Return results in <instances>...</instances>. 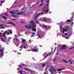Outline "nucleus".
<instances>
[{
	"label": "nucleus",
	"instance_id": "1",
	"mask_svg": "<svg viewBox=\"0 0 74 74\" xmlns=\"http://www.w3.org/2000/svg\"><path fill=\"white\" fill-rule=\"evenodd\" d=\"M36 27V25L33 22V20L31 21L29 25H25V27L27 29H31L32 27V30L33 31H36V29L34 28Z\"/></svg>",
	"mask_w": 74,
	"mask_h": 74
},
{
	"label": "nucleus",
	"instance_id": "2",
	"mask_svg": "<svg viewBox=\"0 0 74 74\" xmlns=\"http://www.w3.org/2000/svg\"><path fill=\"white\" fill-rule=\"evenodd\" d=\"M60 27L61 29H60L61 32H63V33H64L65 32H67V30L69 29V26H66L64 27L65 29L62 30V26L60 25Z\"/></svg>",
	"mask_w": 74,
	"mask_h": 74
},
{
	"label": "nucleus",
	"instance_id": "3",
	"mask_svg": "<svg viewBox=\"0 0 74 74\" xmlns=\"http://www.w3.org/2000/svg\"><path fill=\"white\" fill-rule=\"evenodd\" d=\"M43 13H41V14L40 13H39L37 15L35 16V22L36 23H38V20H37V18L40 15L42 14H43Z\"/></svg>",
	"mask_w": 74,
	"mask_h": 74
},
{
	"label": "nucleus",
	"instance_id": "4",
	"mask_svg": "<svg viewBox=\"0 0 74 74\" xmlns=\"http://www.w3.org/2000/svg\"><path fill=\"white\" fill-rule=\"evenodd\" d=\"M43 12H44L45 14H47L48 12L49 11V9L47 8V7L46 6L42 10Z\"/></svg>",
	"mask_w": 74,
	"mask_h": 74
},
{
	"label": "nucleus",
	"instance_id": "5",
	"mask_svg": "<svg viewBox=\"0 0 74 74\" xmlns=\"http://www.w3.org/2000/svg\"><path fill=\"white\" fill-rule=\"evenodd\" d=\"M47 18H42L39 19V20L40 21H41V22H43V21H46V20H47Z\"/></svg>",
	"mask_w": 74,
	"mask_h": 74
},
{
	"label": "nucleus",
	"instance_id": "6",
	"mask_svg": "<svg viewBox=\"0 0 74 74\" xmlns=\"http://www.w3.org/2000/svg\"><path fill=\"white\" fill-rule=\"evenodd\" d=\"M4 33L5 34H12V32H11L10 30L7 31H5L4 32Z\"/></svg>",
	"mask_w": 74,
	"mask_h": 74
},
{
	"label": "nucleus",
	"instance_id": "7",
	"mask_svg": "<svg viewBox=\"0 0 74 74\" xmlns=\"http://www.w3.org/2000/svg\"><path fill=\"white\" fill-rule=\"evenodd\" d=\"M3 51H4L3 48H2L0 49V52L1 53V57H2V56H3Z\"/></svg>",
	"mask_w": 74,
	"mask_h": 74
},
{
	"label": "nucleus",
	"instance_id": "8",
	"mask_svg": "<svg viewBox=\"0 0 74 74\" xmlns=\"http://www.w3.org/2000/svg\"><path fill=\"white\" fill-rule=\"evenodd\" d=\"M51 69L52 70H53V71L55 73H56V70H55V68L54 67H53L52 66H51Z\"/></svg>",
	"mask_w": 74,
	"mask_h": 74
},
{
	"label": "nucleus",
	"instance_id": "9",
	"mask_svg": "<svg viewBox=\"0 0 74 74\" xmlns=\"http://www.w3.org/2000/svg\"><path fill=\"white\" fill-rule=\"evenodd\" d=\"M66 47V45H62V47H61V49H65Z\"/></svg>",
	"mask_w": 74,
	"mask_h": 74
},
{
	"label": "nucleus",
	"instance_id": "10",
	"mask_svg": "<svg viewBox=\"0 0 74 74\" xmlns=\"http://www.w3.org/2000/svg\"><path fill=\"white\" fill-rule=\"evenodd\" d=\"M64 70V68L58 69L57 70V71H62V70Z\"/></svg>",
	"mask_w": 74,
	"mask_h": 74
},
{
	"label": "nucleus",
	"instance_id": "11",
	"mask_svg": "<svg viewBox=\"0 0 74 74\" xmlns=\"http://www.w3.org/2000/svg\"><path fill=\"white\" fill-rule=\"evenodd\" d=\"M9 24L10 25H13V26H16V25L14 23H13L10 22Z\"/></svg>",
	"mask_w": 74,
	"mask_h": 74
},
{
	"label": "nucleus",
	"instance_id": "12",
	"mask_svg": "<svg viewBox=\"0 0 74 74\" xmlns=\"http://www.w3.org/2000/svg\"><path fill=\"white\" fill-rule=\"evenodd\" d=\"M3 26H4V24H1L0 25V27L1 29H4V27Z\"/></svg>",
	"mask_w": 74,
	"mask_h": 74
},
{
	"label": "nucleus",
	"instance_id": "13",
	"mask_svg": "<svg viewBox=\"0 0 74 74\" xmlns=\"http://www.w3.org/2000/svg\"><path fill=\"white\" fill-rule=\"evenodd\" d=\"M49 71H50L51 73V74H53V71H52V69H51L50 68L49 69Z\"/></svg>",
	"mask_w": 74,
	"mask_h": 74
},
{
	"label": "nucleus",
	"instance_id": "14",
	"mask_svg": "<svg viewBox=\"0 0 74 74\" xmlns=\"http://www.w3.org/2000/svg\"><path fill=\"white\" fill-rule=\"evenodd\" d=\"M18 15H22L23 14V12H19L17 13Z\"/></svg>",
	"mask_w": 74,
	"mask_h": 74
},
{
	"label": "nucleus",
	"instance_id": "15",
	"mask_svg": "<svg viewBox=\"0 0 74 74\" xmlns=\"http://www.w3.org/2000/svg\"><path fill=\"white\" fill-rule=\"evenodd\" d=\"M44 55L45 56V57H46L47 56H48V55H47V53H45V54H44Z\"/></svg>",
	"mask_w": 74,
	"mask_h": 74
},
{
	"label": "nucleus",
	"instance_id": "16",
	"mask_svg": "<svg viewBox=\"0 0 74 74\" xmlns=\"http://www.w3.org/2000/svg\"><path fill=\"white\" fill-rule=\"evenodd\" d=\"M10 13L12 14V15H13V14H15V13L14 12H10Z\"/></svg>",
	"mask_w": 74,
	"mask_h": 74
},
{
	"label": "nucleus",
	"instance_id": "17",
	"mask_svg": "<svg viewBox=\"0 0 74 74\" xmlns=\"http://www.w3.org/2000/svg\"><path fill=\"white\" fill-rule=\"evenodd\" d=\"M63 61L64 62H65V63H69V62H68V61L66 60H63Z\"/></svg>",
	"mask_w": 74,
	"mask_h": 74
},
{
	"label": "nucleus",
	"instance_id": "18",
	"mask_svg": "<svg viewBox=\"0 0 74 74\" xmlns=\"http://www.w3.org/2000/svg\"><path fill=\"white\" fill-rule=\"evenodd\" d=\"M3 37H5V40H6V38L5 37V34H4V33H3Z\"/></svg>",
	"mask_w": 74,
	"mask_h": 74
},
{
	"label": "nucleus",
	"instance_id": "19",
	"mask_svg": "<svg viewBox=\"0 0 74 74\" xmlns=\"http://www.w3.org/2000/svg\"><path fill=\"white\" fill-rule=\"evenodd\" d=\"M2 17H3V18H4V19H7V18L6 17L4 16H2Z\"/></svg>",
	"mask_w": 74,
	"mask_h": 74
},
{
	"label": "nucleus",
	"instance_id": "20",
	"mask_svg": "<svg viewBox=\"0 0 74 74\" xmlns=\"http://www.w3.org/2000/svg\"><path fill=\"white\" fill-rule=\"evenodd\" d=\"M22 41L23 42V43H24V42H25V39H22Z\"/></svg>",
	"mask_w": 74,
	"mask_h": 74
},
{
	"label": "nucleus",
	"instance_id": "21",
	"mask_svg": "<svg viewBox=\"0 0 74 74\" xmlns=\"http://www.w3.org/2000/svg\"><path fill=\"white\" fill-rule=\"evenodd\" d=\"M69 61L70 64H73V63H72V62H71V60H69Z\"/></svg>",
	"mask_w": 74,
	"mask_h": 74
},
{
	"label": "nucleus",
	"instance_id": "22",
	"mask_svg": "<svg viewBox=\"0 0 74 74\" xmlns=\"http://www.w3.org/2000/svg\"><path fill=\"white\" fill-rule=\"evenodd\" d=\"M1 41H3V42H5V41H4V39H3V38H1Z\"/></svg>",
	"mask_w": 74,
	"mask_h": 74
},
{
	"label": "nucleus",
	"instance_id": "23",
	"mask_svg": "<svg viewBox=\"0 0 74 74\" xmlns=\"http://www.w3.org/2000/svg\"><path fill=\"white\" fill-rule=\"evenodd\" d=\"M33 51H34V52H37L38 51L37 49H34L33 50Z\"/></svg>",
	"mask_w": 74,
	"mask_h": 74
},
{
	"label": "nucleus",
	"instance_id": "24",
	"mask_svg": "<svg viewBox=\"0 0 74 74\" xmlns=\"http://www.w3.org/2000/svg\"><path fill=\"white\" fill-rule=\"evenodd\" d=\"M66 21L68 22H71L70 20H67Z\"/></svg>",
	"mask_w": 74,
	"mask_h": 74
},
{
	"label": "nucleus",
	"instance_id": "25",
	"mask_svg": "<svg viewBox=\"0 0 74 74\" xmlns=\"http://www.w3.org/2000/svg\"><path fill=\"white\" fill-rule=\"evenodd\" d=\"M20 74H23V73H22V71H20Z\"/></svg>",
	"mask_w": 74,
	"mask_h": 74
},
{
	"label": "nucleus",
	"instance_id": "26",
	"mask_svg": "<svg viewBox=\"0 0 74 74\" xmlns=\"http://www.w3.org/2000/svg\"><path fill=\"white\" fill-rule=\"evenodd\" d=\"M42 5V3H41L40 4V5H39V7H41V5Z\"/></svg>",
	"mask_w": 74,
	"mask_h": 74
},
{
	"label": "nucleus",
	"instance_id": "27",
	"mask_svg": "<svg viewBox=\"0 0 74 74\" xmlns=\"http://www.w3.org/2000/svg\"><path fill=\"white\" fill-rule=\"evenodd\" d=\"M5 14L6 16H8V14L7 13H5Z\"/></svg>",
	"mask_w": 74,
	"mask_h": 74
},
{
	"label": "nucleus",
	"instance_id": "28",
	"mask_svg": "<svg viewBox=\"0 0 74 74\" xmlns=\"http://www.w3.org/2000/svg\"><path fill=\"white\" fill-rule=\"evenodd\" d=\"M14 41H15V40H16V41H18V39H14Z\"/></svg>",
	"mask_w": 74,
	"mask_h": 74
},
{
	"label": "nucleus",
	"instance_id": "29",
	"mask_svg": "<svg viewBox=\"0 0 74 74\" xmlns=\"http://www.w3.org/2000/svg\"><path fill=\"white\" fill-rule=\"evenodd\" d=\"M4 1H2L1 3V4H2V3H4Z\"/></svg>",
	"mask_w": 74,
	"mask_h": 74
},
{
	"label": "nucleus",
	"instance_id": "30",
	"mask_svg": "<svg viewBox=\"0 0 74 74\" xmlns=\"http://www.w3.org/2000/svg\"><path fill=\"white\" fill-rule=\"evenodd\" d=\"M44 26L45 28H46V29H47V27L46 26L44 25Z\"/></svg>",
	"mask_w": 74,
	"mask_h": 74
},
{
	"label": "nucleus",
	"instance_id": "31",
	"mask_svg": "<svg viewBox=\"0 0 74 74\" xmlns=\"http://www.w3.org/2000/svg\"><path fill=\"white\" fill-rule=\"evenodd\" d=\"M24 69L25 70H27L28 71H29V70H28L27 69H25V68H24Z\"/></svg>",
	"mask_w": 74,
	"mask_h": 74
},
{
	"label": "nucleus",
	"instance_id": "32",
	"mask_svg": "<svg viewBox=\"0 0 74 74\" xmlns=\"http://www.w3.org/2000/svg\"><path fill=\"white\" fill-rule=\"evenodd\" d=\"M56 47L55 48V50H54V52H55V51H56Z\"/></svg>",
	"mask_w": 74,
	"mask_h": 74
},
{
	"label": "nucleus",
	"instance_id": "33",
	"mask_svg": "<svg viewBox=\"0 0 74 74\" xmlns=\"http://www.w3.org/2000/svg\"><path fill=\"white\" fill-rule=\"evenodd\" d=\"M38 36L39 37H40V35L39 34H38Z\"/></svg>",
	"mask_w": 74,
	"mask_h": 74
},
{
	"label": "nucleus",
	"instance_id": "34",
	"mask_svg": "<svg viewBox=\"0 0 74 74\" xmlns=\"http://www.w3.org/2000/svg\"><path fill=\"white\" fill-rule=\"evenodd\" d=\"M45 64H42V66H45Z\"/></svg>",
	"mask_w": 74,
	"mask_h": 74
},
{
	"label": "nucleus",
	"instance_id": "35",
	"mask_svg": "<svg viewBox=\"0 0 74 74\" xmlns=\"http://www.w3.org/2000/svg\"><path fill=\"white\" fill-rule=\"evenodd\" d=\"M67 33L65 34V36H67Z\"/></svg>",
	"mask_w": 74,
	"mask_h": 74
},
{
	"label": "nucleus",
	"instance_id": "36",
	"mask_svg": "<svg viewBox=\"0 0 74 74\" xmlns=\"http://www.w3.org/2000/svg\"><path fill=\"white\" fill-rule=\"evenodd\" d=\"M62 37H64V36L63 35V34H62Z\"/></svg>",
	"mask_w": 74,
	"mask_h": 74
},
{
	"label": "nucleus",
	"instance_id": "37",
	"mask_svg": "<svg viewBox=\"0 0 74 74\" xmlns=\"http://www.w3.org/2000/svg\"><path fill=\"white\" fill-rule=\"evenodd\" d=\"M73 48H74V47H72L70 48V49H73Z\"/></svg>",
	"mask_w": 74,
	"mask_h": 74
},
{
	"label": "nucleus",
	"instance_id": "38",
	"mask_svg": "<svg viewBox=\"0 0 74 74\" xmlns=\"http://www.w3.org/2000/svg\"><path fill=\"white\" fill-rule=\"evenodd\" d=\"M12 20H16V19H12Z\"/></svg>",
	"mask_w": 74,
	"mask_h": 74
},
{
	"label": "nucleus",
	"instance_id": "39",
	"mask_svg": "<svg viewBox=\"0 0 74 74\" xmlns=\"http://www.w3.org/2000/svg\"><path fill=\"white\" fill-rule=\"evenodd\" d=\"M41 0V1L42 3H43V1L42 0Z\"/></svg>",
	"mask_w": 74,
	"mask_h": 74
},
{
	"label": "nucleus",
	"instance_id": "40",
	"mask_svg": "<svg viewBox=\"0 0 74 74\" xmlns=\"http://www.w3.org/2000/svg\"><path fill=\"white\" fill-rule=\"evenodd\" d=\"M47 3H49V1H47Z\"/></svg>",
	"mask_w": 74,
	"mask_h": 74
},
{
	"label": "nucleus",
	"instance_id": "41",
	"mask_svg": "<svg viewBox=\"0 0 74 74\" xmlns=\"http://www.w3.org/2000/svg\"><path fill=\"white\" fill-rule=\"evenodd\" d=\"M24 48H26V46H24Z\"/></svg>",
	"mask_w": 74,
	"mask_h": 74
},
{
	"label": "nucleus",
	"instance_id": "42",
	"mask_svg": "<svg viewBox=\"0 0 74 74\" xmlns=\"http://www.w3.org/2000/svg\"><path fill=\"white\" fill-rule=\"evenodd\" d=\"M56 55H58V54H59V53H56Z\"/></svg>",
	"mask_w": 74,
	"mask_h": 74
},
{
	"label": "nucleus",
	"instance_id": "43",
	"mask_svg": "<svg viewBox=\"0 0 74 74\" xmlns=\"http://www.w3.org/2000/svg\"><path fill=\"white\" fill-rule=\"evenodd\" d=\"M16 2H15L14 3V4H16Z\"/></svg>",
	"mask_w": 74,
	"mask_h": 74
},
{
	"label": "nucleus",
	"instance_id": "44",
	"mask_svg": "<svg viewBox=\"0 0 74 74\" xmlns=\"http://www.w3.org/2000/svg\"><path fill=\"white\" fill-rule=\"evenodd\" d=\"M73 23H72V25H73Z\"/></svg>",
	"mask_w": 74,
	"mask_h": 74
},
{
	"label": "nucleus",
	"instance_id": "45",
	"mask_svg": "<svg viewBox=\"0 0 74 74\" xmlns=\"http://www.w3.org/2000/svg\"><path fill=\"white\" fill-rule=\"evenodd\" d=\"M39 2L37 3V4H39Z\"/></svg>",
	"mask_w": 74,
	"mask_h": 74
},
{
	"label": "nucleus",
	"instance_id": "46",
	"mask_svg": "<svg viewBox=\"0 0 74 74\" xmlns=\"http://www.w3.org/2000/svg\"><path fill=\"white\" fill-rule=\"evenodd\" d=\"M15 16V15H13V16Z\"/></svg>",
	"mask_w": 74,
	"mask_h": 74
},
{
	"label": "nucleus",
	"instance_id": "47",
	"mask_svg": "<svg viewBox=\"0 0 74 74\" xmlns=\"http://www.w3.org/2000/svg\"><path fill=\"white\" fill-rule=\"evenodd\" d=\"M33 35H32L31 36V37H33Z\"/></svg>",
	"mask_w": 74,
	"mask_h": 74
},
{
	"label": "nucleus",
	"instance_id": "48",
	"mask_svg": "<svg viewBox=\"0 0 74 74\" xmlns=\"http://www.w3.org/2000/svg\"><path fill=\"white\" fill-rule=\"evenodd\" d=\"M48 4H47V7H48Z\"/></svg>",
	"mask_w": 74,
	"mask_h": 74
},
{
	"label": "nucleus",
	"instance_id": "49",
	"mask_svg": "<svg viewBox=\"0 0 74 74\" xmlns=\"http://www.w3.org/2000/svg\"><path fill=\"white\" fill-rule=\"evenodd\" d=\"M32 34H34V33L33 32V33H32Z\"/></svg>",
	"mask_w": 74,
	"mask_h": 74
},
{
	"label": "nucleus",
	"instance_id": "50",
	"mask_svg": "<svg viewBox=\"0 0 74 74\" xmlns=\"http://www.w3.org/2000/svg\"><path fill=\"white\" fill-rule=\"evenodd\" d=\"M66 39H69V38H67V37H66Z\"/></svg>",
	"mask_w": 74,
	"mask_h": 74
},
{
	"label": "nucleus",
	"instance_id": "51",
	"mask_svg": "<svg viewBox=\"0 0 74 74\" xmlns=\"http://www.w3.org/2000/svg\"><path fill=\"white\" fill-rule=\"evenodd\" d=\"M44 73V74H46V73Z\"/></svg>",
	"mask_w": 74,
	"mask_h": 74
},
{
	"label": "nucleus",
	"instance_id": "52",
	"mask_svg": "<svg viewBox=\"0 0 74 74\" xmlns=\"http://www.w3.org/2000/svg\"><path fill=\"white\" fill-rule=\"evenodd\" d=\"M20 48H22L21 47H20Z\"/></svg>",
	"mask_w": 74,
	"mask_h": 74
},
{
	"label": "nucleus",
	"instance_id": "53",
	"mask_svg": "<svg viewBox=\"0 0 74 74\" xmlns=\"http://www.w3.org/2000/svg\"><path fill=\"white\" fill-rule=\"evenodd\" d=\"M54 60V61H55V60Z\"/></svg>",
	"mask_w": 74,
	"mask_h": 74
},
{
	"label": "nucleus",
	"instance_id": "54",
	"mask_svg": "<svg viewBox=\"0 0 74 74\" xmlns=\"http://www.w3.org/2000/svg\"><path fill=\"white\" fill-rule=\"evenodd\" d=\"M59 73H60V72H59Z\"/></svg>",
	"mask_w": 74,
	"mask_h": 74
},
{
	"label": "nucleus",
	"instance_id": "55",
	"mask_svg": "<svg viewBox=\"0 0 74 74\" xmlns=\"http://www.w3.org/2000/svg\"><path fill=\"white\" fill-rule=\"evenodd\" d=\"M19 54L20 55V54H21V53H19Z\"/></svg>",
	"mask_w": 74,
	"mask_h": 74
},
{
	"label": "nucleus",
	"instance_id": "56",
	"mask_svg": "<svg viewBox=\"0 0 74 74\" xmlns=\"http://www.w3.org/2000/svg\"><path fill=\"white\" fill-rule=\"evenodd\" d=\"M22 65H24V64H22Z\"/></svg>",
	"mask_w": 74,
	"mask_h": 74
},
{
	"label": "nucleus",
	"instance_id": "57",
	"mask_svg": "<svg viewBox=\"0 0 74 74\" xmlns=\"http://www.w3.org/2000/svg\"><path fill=\"white\" fill-rule=\"evenodd\" d=\"M21 47H22V46H21Z\"/></svg>",
	"mask_w": 74,
	"mask_h": 74
},
{
	"label": "nucleus",
	"instance_id": "58",
	"mask_svg": "<svg viewBox=\"0 0 74 74\" xmlns=\"http://www.w3.org/2000/svg\"><path fill=\"white\" fill-rule=\"evenodd\" d=\"M28 51H29V50H28Z\"/></svg>",
	"mask_w": 74,
	"mask_h": 74
},
{
	"label": "nucleus",
	"instance_id": "59",
	"mask_svg": "<svg viewBox=\"0 0 74 74\" xmlns=\"http://www.w3.org/2000/svg\"><path fill=\"white\" fill-rule=\"evenodd\" d=\"M73 45H74V44Z\"/></svg>",
	"mask_w": 74,
	"mask_h": 74
},
{
	"label": "nucleus",
	"instance_id": "60",
	"mask_svg": "<svg viewBox=\"0 0 74 74\" xmlns=\"http://www.w3.org/2000/svg\"><path fill=\"white\" fill-rule=\"evenodd\" d=\"M1 57H0V58Z\"/></svg>",
	"mask_w": 74,
	"mask_h": 74
}]
</instances>
